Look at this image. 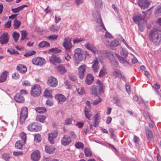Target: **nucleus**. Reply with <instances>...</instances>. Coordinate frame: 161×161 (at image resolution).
<instances>
[{"instance_id": "22", "label": "nucleus", "mask_w": 161, "mask_h": 161, "mask_svg": "<svg viewBox=\"0 0 161 161\" xmlns=\"http://www.w3.org/2000/svg\"><path fill=\"white\" fill-rule=\"evenodd\" d=\"M16 69L21 73H25L26 72L27 69L25 65L19 64L17 66Z\"/></svg>"}, {"instance_id": "61", "label": "nucleus", "mask_w": 161, "mask_h": 161, "mask_svg": "<svg viewBox=\"0 0 161 161\" xmlns=\"http://www.w3.org/2000/svg\"><path fill=\"white\" fill-rule=\"evenodd\" d=\"M76 90L78 93L80 95H83L85 93V90L82 88L77 89Z\"/></svg>"}, {"instance_id": "8", "label": "nucleus", "mask_w": 161, "mask_h": 161, "mask_svg": "<svg viewBox=\"0 0 161 161\" xmlns=\"http://www.w3.org/2000/svg\"><path fill=\"white\" fill-rule=\"evenodd\" d=\"M49 61L53 65L59 64L62 62L61 59L57 55L53 54L49 57Z\"/></svg>"}, {"instance_id": "17", "label": "nucleus", "mask_w": 161, "mask_h": 161, "mask_svg": "<svg viewBox=\"0 0 161 161\" xmlns=\"http://www.w3.org/2000/svg\"><path fill=\"white\" fill-rule=\"evenodd\" d=\"M99 61L97 58H96L92 62V68L93 71L95 73H97L99 70V67L98 66Z\"/></svg>"}, {"instance_id": "64", "label": "nucleus", "mask_w": 161, "mask_h": 161, "mask_svg": "<svg viewBox=\"0 0 161 161\" xmlns=\"http://www.w3.org/2000/svg\"><path fill=\"white\" fill-rule=\"evenodd\" d=\"M102 101L101 98L98 97L97 99L95 100L92 103V104L94 105H96L98 104L100 102Z\"/></svg>"}, {"instance_id": "15", "label": "nucleus", "mask_w": 161, "mask_h": 161, "mask_svg": "<svg viewBox=\"0 0 161 161\" xmlns=\"http://www.w3.org/2000/svg\"><path fill=\"white\" fill-rule=\"evenodd\" d=\"M47 84L50 86L55 87L57 85L58 81L53 76H51L48 78Z\"/></svg>"}, {"instance_id": "56", "label": "nucleus", "mask_w": 161, "mask_h": 161, "mask_svg": "<svg viewBox=\"0 0 161 161\" xmlns=\"http://www.w3.org/2000/svg\"><path fill=\"white\" fill-rule=\"evenodd\" d=\"M20 136L22 140V141L23 142V143H25L26 139V134L24 133H21L20 134Z\"/></svg>"}, {"instance_id": "45", "label": "nucleus", "mask_w": 161, "mask_h": 161, "mask_svg": "<svg viewBox=\"0 0 161 161\" xmlns=\"http://www.w3.org/2000/svg\"><path fill=\"white\" fill-rule=\"evenodd\" d=\"M93 1L95 5V6L97 8H99L101 7L102 6V1L101 0H92Z\"/></svg>"}, {"instance_id": "19", "label": "nucleus", "mask_w": 161, "mask_h": 161, "mask_svg": "<svg viewBox=\"0 0 161 161\" xmlns=\"http://www.w3.org/2000/svg\"><path fill=\"white\" fill-rule=\"evenodd\" d=\"M40 158V153L39 151L36 150L34 151L31 154V158L34 161H37Z\"/></svg>"}, {"instance_id": "4", "label": "nucleus", "mask_w": 161, "mask_h": 161, "mask_svg": "<svg viewBox=\"0 0 161 161\" xmlns=\"http://www.w3.org/2000/svg\"><path fill=\"white\" fill-rule=\"evenodd\" d=\"M28 109L26 107H23L21 108L19 117V122L21 124H23L25 119L27 117Z\"/></svg>"}, {"instance_id": "23", "label": "nucleus", "mask_w": 161, "mask_h": 161, "mask_svg": "<svg viewBox=\"0 0 161 161\" xmlns=\"http://www.w3.org/2000/svg\"><path fill=\"white\" fill-rule=\"evenodd\" d=\"M94 80V77L90 74H88L86 76L85 82L87 85L91 84Z\"/></svg>"}, {"instance_id": "39", "label": "nucleus", "mask_w": 161, "mask_h": 161, "mask_svg": "<svg viewBox=\"0 0 161 161\" xmlns=\"http://www.w3.org/2000/svg\"><path fill=\"white\" fill-rule=\"evenodd\" d=\"M85 116L88 119H89L92 115L90 113V109L87 108V107H85Z\"/></svg>"}, {"instance_id": "47", "label": "nucleus", "mask_w": 161, "mask_h": 161, "mask_svg": "<svg viewBox=\"0 0 161 161\" xmlns=\"http://www.w3.org/2000/svg\"><path fill=\"white\" fill-rule=\"evenodd\" d=\"M107 73L106 70L104 68L101 69L100 71L99 76L101 77H103Z\"/></svg>"}, {"instance_id": "13", "label": "nucleus", "mask_w": 161, "mask_h": 161, "mask_svg": "<svg viewBox=\"0 0 161 161\" xmlns=\"http://www.w3.org/2000/svg\"><path fill=\"white\" fill-rule=\"evenodd\" d=\"M9 38L7 32L3 33L0 37V43L2 45L6 44L8 42Z\"/></svg>"}, {"instance_id": "59", "label": "nucleus", "mask_w": 161, "mask_h": 161, "mask_svg": "<svg viewBox=\"0 0 161 161\" xmlns=\"http://www.w3.org/2000/svg\"><path fill=\"white\" fill-rule=\"evenodd\" d=\"M161 13V6L158 5L156 7L155 10V14H158Z\"/></svg>"}, {"instance_id": "52", "label": "nucleus", "mask_w": 161, "mask_h": 161, "mask_svg": "<svg viewBox=\"0 0 161 161\" xmlns=\"http://www.w3.org/2000/svg\"><path fill=\"white\" fill-rule=\"evenodd\" d=\"M72 119L70 118H66L65 119L64 124L65 125H70V124H71L72 123Z\"/></svg>"}, {"instance_id": "10", "label": "nucleus", "mask_w": 161, "mask_h": 161, "mask_svg": "<svg viewBox=\"0 0 161 161\" xmlns=\"http://www.w3.org/2000/svg\"><path fill=\"white\" fill-rule=\"evenodd\" d=\"M86 65L85 64L80 66L78 68V74L79 77L83 79L86 73Z\"/></svg>"}, {"instance_id": "46", "label": "nucleus", "mask_w": 161, "mask_h": 161, "mask_svg": "<svg viewBox=\"0 0 161 161\" xmlns=\"http://www.w3.org/2000/svg\"><path fill=\"white\" fill-rule=\"evenodd\" d=\"M13 36L14 41L16 42H17L19 37V34L18 33H17L16 31H14L13 32Z\"/></svg>"}, {"instance_id": "14", "label": "nucleus", "mask_w": 161, "mask_h": 161, "mask_svg": "<svg viewBox=\"0 0 161 161\" xmlns=\"http://www.w3.org/2000/svg\"><path fill=\"white\" fill-rule=\"evenodd\" d=\"M142 14L143 15H142L141 14H138L133 17V19L134 22L137 24H139L140 21L144 19L146 15L144 12L143 11Z\"/></svg>"}, {"instance_id": "51", "label": "nucleus", "mask_w": 161, "mask_h": 161, "mask_svg": "<svg viewBox=\"0 0 161 161\" xmlns=\"http://www.w3.org/2000/svg\"><path fill=\"white\" fill-rule=\"evenodd\" d=\"M21 40L23 41L26 39V36L28 35V33L26 31H21Z\"/></svg>"}, {"instance_id": "53", "label": "nucleus", "mask_w": 161, "mask_h": 161, "mask_svg": "<svg viewBox=\"0 0 161 161\" xmlns=\"http://www.w3.org/2000/svg\"><path fill=\"white\" fill-rule=\"evenodd\" d=\"M75 147L78 149H83L84 147L83 144L80 142H78L75 144Z\"/></svg>"}, {"instance_id": "57", "label": "nucleus", "mask_w": 161, "mask_h": 161, "mask_svg": "<svg viewBox=\"0 0 161 161\" xmlns=\"http://www.w3.org/2000/svg\"><path fill=\"white\" fill-rule=\"evenodd\" d=\"M128 52L125 49L123 48L120 52L121 55L123 56L124 57H126L128 55Z\"/></svg>"}, {"instance_id": "62", "label": "nucleus", "mask_w": 161, "mask_h": 161, "mask_svg": "<svg viewBox=\"0 0 161 161\" xmlns=\"http://www.w3.org/2000/svg\"><path fill=\"white\" fill-rule=\"evenodd\" d=\"M2 158L7 161L9 159L10 156L9 154L4 153L3 154Z\"/></svg>"}, {"instance_id": "16", "label": "nucleus", "mask_w": 161, "mask_h": 161, "mask_svg": "<svg viewBox=\"0 0 161 161\" xmlns=\"http://www.w3.org/2000/svg\"><path fill=\"white\" fill-rule=\"evenodd\" d=\"M58 135L57 131L49 133L48 134V139L50 143L51 144L54 143V139H55Z\"/></svg>"}, {"instance_id": "12", "label": "nucleus", "mask_w": 161, "mask_h": 161, "mask_svg": "<svg viewBox=\"0 0 161 161\" xmlns=\"http://www.w3.org/2000/svg\"><path fill=\"white\" fill-rule=\"evenodd\" d=\"M85 46L88 50L92 52V53L94 54L97 53V48L93 44L88 42H86Z\"/></svg>"}, {"instance_id": "20", "label": "nucleus", "mask_w": 161, "mask_h": 161, "mask_svg": "<svg viewBox=\"0 0 161 161\" xmlns=\"http://www.w3.org/2000/svg\"><path fill=\"white\" fill-rule=\"evenodd\" d=\"M146 136L147 140L149 141H152L153 140V135L152 132L151 130L145 127Z\"/></svg>"}, {"instance_id": "6", "label": "nucleus", "mask_w": 161, "mask_h": 161, "mask_svg": "<svg viewBox=\"0 0 161 161\" xmlns=\"http://www.w3.org/2000/svg\"><path fill=\"white\" fill-rule=\"evenodd\" d=\"M133 3L136 4L137 3L138 5L143 9L147 8L150 4L149 2L147 0H138L137 2L134 0Z\"/></svg>"}, {"instance_id": "5", "label": "nucleus", "mask_w": 161, "mask_h": 161, "mask_svg": "<svg viewBox=\"0 0 161 161\" xmlns=\"http://www.w3.org/2000/svg\"><path fill=\"white\" fill-rule=\"evenodd\" d=\"M27 129L30 131H38L41 130L42 127L35 123H32L27 126Z\"/></svg>"}, {"instance_id": "49", "label": "nucleus", "mask_w": 161, "mask_h": 161, "mask_svg": "<svg viewBox=\"0 0 161 161\" xmlns=\"http://www.w3.org/2000/svg\"><path fill=\"white\" fill-rule=\"evenodd\" d=\"M46 118V117L42 115L38 116L36 118L37 120L41 122H43Z\"/></svg>"}, {"instance_id": "29", "label": "nucleus", "mask_w": 161, "mask_h": 161, "mask_svg": "<svg viewBox=\"0 0 161 161\" xmlns=\"http://www.w3.org/2000/svg\"><path fill=\"white\" fill-rule=\"evenodd\" d=\"M15 101L18 103H23L24 101V98L19 94H17L14 97Z\"/></svg>"}, {"instance_id": "2", "label": "nucleus", "mask_w": 161, "mask_h": 161, "mask_svg": "<svg viewBox=\"0 0 161 161\" xmlns=\"http://www.w3.org/2000/svg\"><path fill=\"white\" fill-rule=\"evenodd\" d=\"M97 86L93 85L90 88L91 94L96 96L103 92L105 87L103 83L99 80H97Z\"/></svg>"}, {"instance_id": "1", "label": "nucleus", "mask_w": 161, "mask_h": 161, "mask_svg": "<svg viewBox=\"0 0 161 161\" xmlns=\"http://www.w3.org/2000/svg\"><path fill=\"white\" fill-rule=\"evenodd\" d=\"M150 41L155 45H158L161 42V31L153 30L150 33Z\"/></svg>"}, {"instance_id": "58", "label": "nucleus", "mask_w": 161, "mask_h": 161, "mask_svg": "<svg viewBox=\"0 0 161 161\" xmlns=\"http://www.w3.org/2000/svg\"><path fill=\"white\" fill-rule=\"evenodd\" d=\"M7 51L10 53L12 54L13 55L14 54H15L17 55H18L19 54V52L17 51H15V49H8L7 50Z\"/></svg>"}, {"instance_id": "3", "label": "nucleus", "mask_w": 161, "mask_h": 161, "mask_svg": "<svg viewBox=\"0 0 161 161\" xmlns=\"http://www.w3.org/2000/svg\"><path fill=\"white\" fill-rule=\"evenodd\" d=\"M41 92V88L39 85H35L31 87V94L32 96L34 97L39 96Z\"/></svg>"}, {"instance_id": "43", "label": "nucleus", "mask_w": 161, "mask_h": 161, "mask_svg": "<svg viewBox=\"0 0 161 161\" xmlns=\"http://www.w3.org/2000/svg\"><path fill=\"white\" fill-rule=\"evenodd\" d=\"M113 100L114 102V103L117 106L121 107L122 104L120 102V100L119 98L116 97H113Z\"/></svg>"}, {"instance_id": "7", "label": "nucleus", "mask_w": 161, "mask_h": 161, "mask_svg": "<svg viewBox=\"0 0 161 161\" xmlns=\"http://www.w3.org/2000/svg\"><path fill=\"white\" fill-rule=\"evenodd\" d=\"M74 57L76 60L80 61L82 60L84 52L83 50L80 48H77L75 50Z\"/></svg>"}, {"instance_id": "18", "label": "nucleus", "mask_w": 161, "mask_h": 161, "mask_svg": "<svg viewBox=\"0 0 161 161\" xmlns=\"http://www.w3.org/2000/svg\"><path fill=\"white\" fill-rule=\"evenodd\" d=\"M71 142V140L70 137L66 136H64L61 140V144L64 146L69 145Z\"/></svg>"}, {"instance_id": "32", "label": "nucleus", "mask_w": 161, "mask_h": 161, "mask_svg": "<svg viewBox=\"0 0 161 161\" xmlns=\"http://www.w3.org/2000/svg\"><path fill=\"white\" fill-rule=\"evenodd\" d=\"M105 54L110 60L113 59L114 58V53L109 50L105 51Z\"/></svg>"}, {"instance_id": "21", "label": "nucleus", "mask_w": 161, "mask_h": 161, "mask_svg": "<svg viewBox=\"0 0 161 161\" xmlns=\"http://www.w3.org/2000/svg\"><path fill=\"white\" fill-rule=\"evenodd\" d=\"M116 55H117V57L119 58V62L123 64L125 66H130V64L129 62L125 59L126 57H120L119 55L115 53Z\"/></svg>"}, {"instance_id": "63", "label": "nucleus", "mask_w": 161, "mask_h": 161, "mask_svg": "<svg viewBox=\"0 0 161 161\" xmlns=\"http://www.w3.org/2000/svg\"><path fill=\"white\" fill-rule=\"evenodd\" d=\"M85 153L86 157L90 156L92 155L91 152L87 148H85Z\"/></svg>"}, {"instance_id": "31", "label": "nucleus", "mask_w": 161, "mask_h": 161, "mask_svg": "<svg viewBox=\"0 0 161 161\" xmlns=\"http://www.w3.org/2000/svg\"><path fill=\"white\" fill-rule=\"evenodd\" d=\"M138 24L139 27V30L140 32L143 31L146 26L148 28H149V27L147 25V23L146 21H143L142 23L141 24L139 23Z\"/></svg>"}, {"instance_id": "9", "label": "nucleus", "mask_w": 161, "mask_h": 161, "mask_svg": "<svg viewBox=\"0 0 161 161\" xmlns=\"http://www.w3.org/2000/svg\"><path fill=\"white\" fill-rule=\"evenodd\" d=\"M32 61L34 64L40 66L43 65L46 62L45 59L41 57L35 58L33 59Z\"/></svg>"}, {"instance_id": "37", "label": "nucleus", "mask_w": 161, "mask_h": 161, "mask_svg": "<svg viewBox=\"0 0 161 161\" xmlns=\"http://www.w3.org/2000/svg\"><path fill=\"white\" fill-rule=\"evenodd\" d=\"M122 74L121 71L117 69H115L113 73V75L115 77H119Z\"/></svg>"}, {"instance_id": "55", "label": "nucleus", "mask_w": 161, "mask_h": 161, "mask_svg": "<svg viewBox=\"0 0 161 161\" xmlns=\"http://www.w3.org/2000/svg\"><path fill=\"white\" fill-rule=\"evenodd\" d=\"M49 51L56 53H57L60 52L61 50L58 48H53L50 49Z\"/></svg>"}, {"instance_id": "24", "label": "nucleus", "mask_w": 161, "mask_h": 161, "mask_svg": "<svg viewBox=\"0 0 161 161\" xmlns=\"http://www.w3.org/2000/svg\"><path fill=\"white\" fill-rule=\"evenodd\" d=\"M55 148L52 146H45V151L47 153L52 154L54 152Z\"/></svg>"}, {"instance_id": "30", "label": "nucleus", "mask_w": 161, "mask_h": 161, "mask_svg": "<svg viewBox=\"0 0 161 161\" xmlns=\"http://www.w3.org/2000/svg\"><path fill=\"white\" fill-rule=\"evenodd\" d=\"M57 69L60 73L61 74H64L67 72L65 67L63 65H59Z\"/></svg>"}, {"instance_id": "26", "label": "nucleus", "mask_w": 161, "mask_h": 161, "mask_svg": "<svg viewBox=\"0 0 161 161\" xmlns=\"http://www.w3.org/2000/svg\"><path fill=\"white\" fill-rule=\"evenodd\" d=\"M93 119L94 121L93 124L94 126L96 127L99 124V120L100 119V114L99 113L97 114L93 117Z\"/></svg>"}, {"instance_id": "44", "label": "nucleus", "mask_w": 161, "mask_h": 161, "mask_svg": "<svg viewBox=\"0 0 161 161\" xmlns=\"http://www.w3.org/2000/svg\"><path fill=\"white\" fill-rule=\"evenodd\" d=\"M21 23L20 21L16 19H15L14 21V28L15 29H18Z\"/></svg>"}, {"instance_id": "54", "label": "nucleus", "mask_w": 161, "mask_h": 161, "mask_svg": "<svg viewBox=\"0 0 161 161\" xmlns=\"http://www.w3.org/2000/svg\"><path fill=\"white\" fill-rule=\"evenodd\" d=\"M36 53V52L34 50L31 51L26 53L24 55L25 57H29L34 54Z\"/></svg>"}, {"instance_id": "60", "label": "nucleus", "mask_w": 161, "mask_h": 161, "mask_svg": "<svg viewBox=\"0 0 161 161\" xmlns=\"http://www.w3.org/2000/svg\"><path fill=\"white\" fill-rule=\"evenodd\" d=\"M111 64L115 67H117L118 66V63L117 61L114 58L113 59L110 60Z\"/></svg>"}, {"instance_id": "36", "label": "nucleus", "mask_w": 161, "mask_h": 161, "mask_svg": "<svg viewBox=\"0 0 161 161\" xmlns=\"http://www.w3.org/2000/svg\"><path fill=\"white\" fill-rule=\"evenodd\" d=\"M7 72L4 71L0 77V82H3L7 79Z\"/></svg>"}, {"instance_id": "50", "label": "nucleus", "mask_w": 161, "mask_h": 161, "mask_svg": "<svg viewBox=\"0 0 161 161\" xmlns=\"http://www.w3.org/2000/svg\"><path fill=\"white\" fill-rule=\"evenodd\" d=\"M58 36L56 34H53L48 37V39L51 41H55L57 39Z\"/></svg>"}, {"instance_id": "40", "label": "nucleus", "mask_w": 161, "mask_h": 161, "mask_svg": "<svg viewBox=\"0 0 161 161\" xmlns=\"http://www.w3.org/2000/svg\"><path fill=\"white\" fill-rule=\"evenodd\" d=\"M25 143H23V142L21 141H18L16 142L15 144V147L16 148L18 149H22L23 145Z\"/></svg>"}, {"instance_id": "27", "label": "nucleus", "mask_w": 161, "mask_h": 161, "mask_svg": "<svg viewBox=\"0 0 161 161\" xmlns=\"http://www.w3.org/2000/svg\"><path fill=\"white\" fill-rule=\"evenodd\" d=\"M96 21L98 25H100V27H103V29L106 31H107V30L102 22V19L100 15L99 14H98L97 15V18L96 19Z\"/></svg>"}, {"instance_id": "35", "label": "nucleus", "mask_w": 161, "mask_h": 161, "mask_svg": "<svg viewBox=\"0 0 161 161\" xmlns=\"http://www.w3.org/2000/svg\"><path fill=\"white\" fill-rule=\"evenodd\" d=\"M36 111L40 114H43L46 113L47 111V109L44 107H38L36 108L35 109Z\"/></svg>"}, {"instance_id": "33", "label": "nucleus", "mask_w": 161, "mask_h": 161, "mask_svg": "<svg viewBox=\"0 0 161 161\" xmlns=\"http://www.w3.org/2000/svg\"><path fill=\"white\" fill-rule=\"evenodd\" d=\"M44 96L46 98H53L52 92L51 90L46 89L44 92Z\"/></svg>"}, {"instance_id": "48", "label": "nucleus", "mask_w": 161, "mask_h": 161, "mask_svg": "<svg viewBox=\"0 0 161 161\" xmlns=\"http://www.w3.org/2000/svg\"><path fill=\"white\" fill-rule=\"evenodd\" d=\"M34 140L35 141L37 142H40L42 139L40 135L39 134H37L34 135Z\"/></svg>"}, {"instance_id": "11", "label": "nucleus", "mask_w": 161, "mask_h": 161, "mask_svg": "<svg viewBox=\"0 0 161 161\" xmlns=\"http://www.w3.org/2000/svg\"><path fill=\"white\" fill-rule=\"evenodd\" d=\"M71 39L69 37H66L64 39L62 45L66 50H69L71 47Z\"/></svg>"}, {"instance_id": "25", "label": "nucleus", "mask_w": 161, "mask_h": 161, "mask_svg": "<svg viewBox=\"0 0 161 161\" xmlns=\"http://www.w3.org/2000/svg\"><path fill=\"white\" fill-rule=\"evenodd\" d=\"M55 98L58 101V103L65 102L66 100V98L64 96L61 94L56 95Z\"/></svg>"}, {"instance_id": "34", "label": "nucleus", "mask_w": 161, "mask_h": 161, "mask_svg": "<svg viewBox=\"0 0 161 161\" xmlns=\"http://www.w3.org/2000/svg\"><path fill=\"white\" fill-rule=\"evenodd\" d=\"M27 7V5H24L19 7L14 8H12L11 11L14 13L19 12V11L22 10L24 8Z\"/></svg>"}, {"instance_id": "28", "label": "nucleus", "mask_w": 161, "mask_h": 161, "mask_svg": "<svg viewBox=\"0 0 161 161\" xmlns=\"http://www.w3.org/2000/svg\"><path fill=\"white\" fill-rule=\"evenodd\" d=\"M120 43V42L119 40L117 39L114 40L113 41L111 42L110 43V46H109V47L113 48L114 47L119 45Z\"/></svg>"}, {"instance_id": "38", "label": "nucleus", "mask_w": 161, "mask_h": 161, "mask_svg": "<svg viewBox=\"0 0 161 161\" xmlns=\"http://www.w3.org/2000/svg\"><path fill=\"white\" fill-rule=\"evenodd\" d=\"M102 40L105 45L108 47H109V46H110V43L111 42L110 39L102 37Z\"/></svg>"}, {"instance_id": "42", "label": "nucleus", "mask_w": 161, "mask_h": 161, "mask_svg": "<svg viewBox=\"0 0 161 161\" xmlns=\"http://www.w3.org/2000/svg\"><path fill=\"white\" fill-rule=\"evenodd\" d=\"M50 30L53 32H56L59 30V27L57 25H52L50 27Z\"/></svg>"}, {"instance_id": "41", "label": "nucleus", "mask_w": 161, "mask_h": 161, "mask_svg": "<svg viewBox=\"0 0 161 161\" xmlns=\"http://www.w3.org/2000/svg\"><path fill=\"white\" fill-rule=\"evenodd\" d=\"M38 46L40 47H48L50 46V44L47 42L42 41L38 44Z\"/></svg>"}]
</instances>
